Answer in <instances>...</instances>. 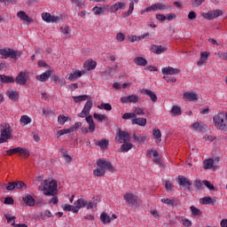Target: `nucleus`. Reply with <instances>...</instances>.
<instances>
[{
    "instance_id": "f257e3e1",
    "label": "nucleus",
    "mask_w": 227,
    "mask_h": 227,
    "mask_svg": "<svg viewBox=\"0 0 227 227\" xmlns=\"http://www.w3.org/2000/svg\"><path fill=\"white\" fill-rule=\"evenodd\" d=\"M97 205H98V200L95 198L89 202L84 199H78L74 203V214H78L79 210H81V208H84V207H86L87 210H90V208H93L94 207H97Z\"/></svg>"
},
{
    "instance_id": "f03ea898",
    "label": "nucleus",
    "mask_w": 227,
    "mask_h": 227,
    "mask_svg": "<svg viewBox=\"0 0 227 227\" xmlns=\"http://www.w3.org/2000/svg\"><path fill=\"white\" fill-rule=\"evenodd\" d=\"M44 196H56L58 194V181L54 179H45L42 189Z\"/></svg>"
},
{
    "instance_id": "7ed1b4c3",
    "label": "nucleus",
    "mask_w": 227,
    "mask_h": 227,
    "mask_svg": "<svg viewBox=\"0 0 227 227\" xmlns=\"http://www.w3.org/2000/svg\"><path fill=\"white\" fill-rule=\"evenodd\" d=\"M214 125L217 130L223 134L227 132V118H224V114L220 113L213 118Z\"/></svg>"
},
{
    "instance_id": "20e7f679",
    "label": "nucleus",
    "mask_w": 227,
    "mask_h": 227,
    "mask_svg": "<svg viewBox=\"0 0 227 227\" xmlns=\"http://www.w3.org/2000/svg\"><path fill=\"white\" fill-rule=\"evenodd\" d=\"M0 132V145L3 143H7L8 139H12V130L10 123H2Z\"/></svg>"
},
{
    "instance_id": "39448f33",
    "label": "nucleus",
    "mask_w": 227,
    "mask_h": 227,
    "mask_svg": "<svg viewBox=\"0 0 227 227\" xmlns=\"http://www.w3.org/2000/svg\"><path fill=\"white\" fill-rule=\"evenodd\" d=\"M0 56H2L3 59H7V58H11V59H19L20 56H22V51H15L13 49H1Z\"/></svg>"
},
{
    "instance_id": "423d86ee",
    "label": "nucleus",
    "mask_w": 227,
    "mask_h": 227,
    "mask_svg": "<svg viewBox=\"0 0 227 227\" xmlns=\"http://www.w3.org/2000/svg\"><path fill=\"white\" fill-rule=\"evenodd\" d=\"M5 189L6 191H15V189L18 191H27V184L22 181L9 182L5 186Z\"/></svg>"
},
{
    "instance_id": "0eeeda50",
    "label": "nucleus",
    "mask_w": 227,
    "mask_h": 227,
    "mask_svg": "<svg viewBox=\"0 0 227 227\" xmlns=\"http://www.w3.org/2000/svg\"><path fill=\"white\" fill-rule=\"evenodd\" d=\"M177 184L178 185H180L181 189H183L184 191H187L188 192H191L192 182H191L189 178L185 177L184 176H178Z\"/></svg>"
},
{
    "instance_id": "6e6552de",
    "label": "nucleus",
    "mask_w": 227,
    "mask_h": 227,
    "mask_svg": "<svg viewBox=\"0 0 227 227\" xmlns=\"http://www.w3.org/2000/svg\"><path fill=\"white\" fill-rule=\"evenodd\" d=\"M97 165L101 169H104V171H106V169H107V171H110V173H114L116 171V169L113 166V163H111L109 160H98Z\"/></svg>"
},
{
    "instance_id": "1a4fd4ad",
    "label": "nucleus",
    "mask_w": 227,
    "mask_h": 227,
    "mask_svg": "<svg viewBox=\"0 0 227 227\" xmlns=\"http://www.w3.org/2000/svg\"><path fill=\"white\" fill-rule=\"evenodd\" d=\"M115 139L118 143H122V141L124 143L129 142L130 141V134L127 131L121 130V129H119Z\"/></svg>"
},
{
    "instance_id": "9d476101",
    "label": "nucleus",
    "mask_w": 227,
    "mask_h": 227,
    "mask_svg": "<svg viewBox=\"0 0 227 227\" xmlns=\"http://www.w3.org/2000/svg\"><path fill=\"white\" fill-rule=\"evenodd\" d=\"M123 199L126 200V203H129L131 207H136V205H138L139 203L137 196H135L132 193H125Z\"/></svg>"
},
{
    "instance_id": "9b49d317",
    "label": "nucleus",
    "mask_w": 227,
    "mask_h": 227,
    "mask_svg": "<svg viewBox=\"0 0 227 227\" xmlns=\"http://www.w3.org/2000/svg\"><path fill=\"white\" fill-rule=\"evenodd\" d=\"M27 79H29V73H27V72H20L17 75V77L15 79V82L20 86H25V84L27 82Z\"/></svg>"
},
{
    "instance_id": "f8f14e48",
    "label": "nucleus",
    "mask_w": 227,
    "mask_h": 227,
    "mask_svg": "<svg viewBox=\"0 0 227 227\" xmlns=\"http://www.w3.org/2000/svg\"><path fill=\"white\" fill-rule=\"evenodd\" d=\"M121 104H137L139 102V96L132 94L127 97H121Z\"/></svg>"
},
{
    "instance_id": "ddd939ff",
    "label": "nucleus",
    "mask_w": 227,
    "mask_h": 227,
    "mask_svg": "<svg viewBox=\"0 0 227 227\" xmlns=\"http://www.w3.org/2000/svg\"><path fill=\"white\" fill-rule=\"evenodd\" d=\"M223 15V11L217 9L215 11H209L207 13H204V19H207V20H212L214 19H217V17H221Z\"/></svg>"
},
{
    "instance_id": "4468645a",
    "label": "nucleus",
    "mask_w": 227,
    "mask_h": 227,
    "mask_svg": "<svg viewBox=\"0 0 227 227\" xmlns=\"http://www.w3.org/2000/svg\"><path fill=\"white\" fill-rule=\"evenodd\" d=\"M161 73L163 75H178V74H180V69L172 67H163L161 69Z\"/></svg>"
},
{
    "instance_id": "2eb2a0df",
    "label": "nucleus",
    "mask_w": 227,
    "mask_h": 227,
    "mask_svg": "<svg viewBox=\"0 0 227 227\" xmlns=\"http://www.w3.org/2000/svg\"><path fill=\"white\" fill-rule=\"evenodd\" d=\"M51 75H52V71L48 70L40 75H36L35 79L37 81H40V82H45L49 81V78L51 77Z\"/></svg>"
},
{
    "instance_id": "dca6fc26",
    "label": "nucleus",
    "mask_w": 227,
    "mask_h": 227,
    "mask_svg": "<svg viewBox=\"0 0 227 227\" xmlns=\"http://www.w3.org/2000/svg\"><path fill=\"white\" fill-rule=\"evenodd\" d=\"M23 201L27 207H35V203H36V200H35V198L31 196L30 194L27 193L25 194V197L23 198Z\"/></svg>"
},
{
    "instance_id": "f3484780",
    "label": "nucleus",
    "mask_w": 227,
    "mask_h": 227,
    "mask_svg": "<svg viewBox=\"0 0 227 227\" xmlns=\"http://www.w3.org/2000/svg\"><path fill=\"white\" fill-rule=\"evenodd\" d=\"M82 74H85L84 71L76 70L74 73H71L68 77V81L75 82L80 77H82Z\"/></svg>"
},
{
    "instance_id": "a211bd4d",
    "label": "nucleus",
    "mask_w": 227,
    "mask_h": 227,
    "mask_svg": "<svg viewBox=\"0 0 227 227\" xmlns=\"http://www.w3.org/2000/svg\"><path fill=\"white\" fill-rule=\"evenodd\" d=\"M161 203L168 205V207H178L180 205V201L175 199H161Z\"/></svg>"
},
{
    "instance_id": "6ab92c4d",
    "label": "nucleus",
    "mask_w": 227,
    "mask_h": 227,
    "mask_svg": "<svg viewBox=\"0 0 227 227\" xmlns=\"http://www.w3.org/2000/svg\"><path fill=\"white\" fill-rule=\"evenodd\" d=\"M151 50L154 54H162V52H166V51H168V48L163 47L162 45L153 44L151 46Z\"/></svg>"
},
{
    "instance_id": "aec40b11",
    "label": "nucleus",
    "mask_w": 227,
    "mask_h": 227,
    "mask_svg": "<svg viewBox=\"0 0 227 227\" xmlns=\"http://www.w3.org/2000/svg\"><path fill=\"white\" fill-rule=\"evenodd\" d=\"M141 93H143L144 95H147V97H150L152 102H157V95L155 94V92L148 89H142Z\"/></svg>"
},
{
    "instance_id": "412c9836",
    "label": "nucleus",
    "mask_w": 227,
    "mask_h": 227,
    "mask_svg": "<svg viewBox=\"0 0 227 227\" xmlns=\"http://www.w3.org/2000/svg\"><path fill=\"white\" fill-rule=\"evenodd\" d=\"M208 56H210V52L208 51H201L200 52V59L197 62L198 67H202V65L208 59Z\"/></svg>"
},
{
    "instance_id": "4be33fe9",
    "label": "nucleus",
    "mask_w": 227,
    "mask_h": 227,
    "mask_svg": "<svg viewBox=\"0 0 227 227\" xmlns=\"http://www.w3.org/2000/svg\"><path fill=\"white\" fill-rule=\"evenodd\" d=\"M215 202V199H213L210 196L200 199V205H214Z\"/></svg>"
},
{
    "instance_id": "5701e85b",
    "label": "nucleus",
    "mask_w": 227,
    "mask_h": 227,
    "mask_svg": "<svg viewBox=\"0 0 227 227\" xmlns=\"http://www.w3.org/2000/svg\"><path fill=\"white\" fill-rule=\"evenodd\" d=\"M0 82H4V84H10L15 82V78H13V76H8L6 74H0Z\"/></svg>"
},
{
    "instance_id": "b1692460",
    "label": "nucleus",
    "mask_w": 227,
    "mask_h": 227,
    "mask_svg": "<svg viewBox=\"0 0 227 227\" xmlns=\"http://www.w3.org/2000/svg\"><path fill=\"white\" fill-rule=\"evenodd\" d=\"M127 8L126 3H116L114 5L111 6L110 10L111 12H118V10H125Z\"/></svg>"
},
{
    "instance_id": "393cba45",
    "label": "nucleus",
    "mask_w": 227,
    "mask_h": 227,
    "mask_svg": "<svg viewBox=\"0 0 227 227\" xmlns=\"http://www.w3.org/2000/svg\"><path fill=\"white\" fill-rule=\"evenodd\" d=\"M184 97L190 102H198V94L195 92H185Z\"/></svg>"
},
{
    "instance_id": "a878e982",
    "label": "nucleus",
    "mask_w": 227,
    "mask_h": 227,
    "mask_svg": "<svg viewBox=\"0 0 227 227\" xmlns=\"http://www.w3.org/2000/svg\"><path fill=\"white\" fill-rule=\"evenodd\" d=\"M192 129L194 130H199L200 132H203L207 129V127L203 122H195L192 125Z\"/></svg>"
},
{
    "instance_id": "bb28decb",
    "label": "nucleus",
    "mask_w": 227,
    "mask_h": 227,
    "mask_svg": "<svg viewBox=\"0 0 227 227\" xmlns=\"http://www.w3.org/2000/svg\"><path fill=\"white\" fill-rule=\"evenodd\" d=\"M86 121L89 124V131L90 133L95 132L96 125H95V122L93 121V116L91 115L87 116Z\"/></svg>"
},
{
    "instance_id": "cd10ccee",
    "label": "nucleus",
    "mask_w": 227,
    "mask_h": 227,
    "mask_svg": "<svg viewBox=\"0 0 227 227\" xmlns=\"http://www.w3.org/2000/svg\"><path fill=\"white\" fill-rule=\"evenodd\" d=\"M153 162L155 164H158L159 166H161L163 169H166V166L162 164V160H160V157H159V153L157 151H153Z\"/></svg>"
},
{
    "instance_id": "c85d7f7f",
    "label": "nucleus",
    "mask_w": 227,
    "mask_h": 227,
    "mask_svg": "<svg viewBox=\"0 0 227 227\" xmlns=\"http://www.w3.org/2000/svg\"><path fill=\"white\" fill-rule=\"evenodd\" d=\"M17 17L20 19V20H24L25 22H28V24H31L33 22L32 20L29 19V16L27 15V13L23 11H20L17 12Z\"/></svg>"
},
{
    "instance_id": "c756f323",
    "label": "nucleus",
    "mask_w": 227,
    "mask_h": 227,
    "mask_svg": "<svg viewBox=\"0 0 227 227\" xmlns=\"http://www.w3.org/2000/svg\"><path fill=\"white\" fill-rule=\"evenodd\" d=\"M135 65H137V67H146L148 65V60L143 57H137L134 59Z\"/></svg>"
},
{
    "instance_id": "7c9ffc66",
    "label": "nucleus",
    "mask_w": 227,
    "mask_h": 227,
    "mask_svg": "<svg viewBox=\"0 0 227 227\" xmlns=\"http://www.w3.org/2000/svg\"><path fill=\"white\" fill-rule=\"evenodd\" d=\"M132 125H139V127H145L146 125V118H136L131 120Z\"/></svg>"
},
{
    "instance_id": "2f4dec72",
    "label": "nucleus",
    "mask_w": 227,
    "mask_h": 227,
    "mask_svg": "<svg viewBox=\"0 0 227 227\" xmlns=\"http://www.w3.org/2000/svg\"><path fill=\"white\" fill-rule=\"evenodd\" d=\"M7 97H9L10 100H12V102H19V92L17 90L8 91Z\"/></svg>"
},
{
    "instance_id": "473e14b6",
    "label": "nucleus",
    "mask_w": 227,
    "mask_h": 227,
    "mask_svg": "<svg viewBox=\"0 0 227 227\" xmlns=\"http://www.w3.org/2000/svg\"><path fill=\"white\" fill-rule=\"evenodd\" d=\"M83 67L85 70H94V68H97V62L93 60H87L84 63Z\"/></svg>"
},
{
    "instance_id": "72a5a7b5",
    "label": "nucleus",
    "mask_w": 227,
    "mask_h": 227,
    "mask_svg": "<svg viewBox=\"0 0 227 227\" xmlns=\"http://www.w3.org/2000/svg\"><path fill=\"white\" fill-rule=\"evenodd\" d=\"M100 221L103 223V224H110L111 221H113V218L111 216L107 215V213L103 212L100 215Z\"/></svg>"
},
{
    "instance_id": "f704fd0d",
    "label": "nucleus",
    "mask_w": 227,
    "mask_h": 227,
    "mask_svg": "<svg viewBox=\"0 0 227 227\" xmlns=\"http://www.w3.org/2000/svg\"><path fill=\"white\" fill-rule=\"evenodd\" d=\"M146 139H147L146 136H139L136 133H133V141L135 143H138L139 145H141V143H145Z\"/></svg>"
},
{
    "instance_id": "c9c22d12",
    "label": "nucleus",
    "mask_w": 227,
    "mask_h": 227,
    "mask_svg": "<svg viewBox=\"0 0 227 227\" xmlns=\"http://www.w3.org/2000/svg\"><path fill=\"white\" fill-rule=\"evenodd\" d=\"M96 146H99L102 150H106L109 146V141L106 138H103L101 141H96Z\"/></svg>"
},
{
    "instance_id": "e433bc0d",
    "label": "nucleus",
    "mask_w": 227,
    "mask_h": 227,
    "mask_svg": "<svg viewBox=\"0 0 227 227\" xmlns=\"http://www.w3.org/2000/svg\"><path fill=\"white\" fill-rule=\"evenodd\" d=\"M203 168L204 169H212V168H214V160L213 159L205 160L203 162Z\"/></svg>"
},
{
    "instance_id": "4c0bfd02",
    "label": "nucleus",
    "mask_w": 227,
    "mask_h": 227,
    "mask_svg": "<svg viewBox=\"0 0 227 227\" xmlns=\"http://www.w3.org/2000/svg\"><path fill=\"white\" fill-rule=\"evenodd\" d=\"M71 2L73 4H75L76 8H80L81 10L86 6V0H71Z\"/></svg>"
},
{
    "instance_id": "58836bf2",
    "label": "nucleus",
    "mask_w": 227,
    "mask_h": 227,
    "mask_svg": "<svg viewBox=\"0 0 227 227\" xmlns=\"http://www.w3.org/2000/svg\"><path fill=\"white\" fill-rule=\"evenodd\" d=\"M51 79L53 82H59L60 86H65V84H67V81L65 80V78H60L58 75H52Z\"/></svg>"
},
{
    "instance_id": "ea45409f",
    "label": "nucleus",
    "mask_w": 227,
    "mask_h": 227,
    "mask_svg": "<svg viewBox=\"0 0 227 227\" xmlns=\"http://www.w3.org/2000/svg\"><path fill=\"white\" fill-rule=\"evenodd\" d=\"M153 135L154 139H156L157 144H159V143H160V141H162V139L160 138V137H162V135L160 134V129H153Z\"/></svg>"
},
{
    "instance_id": "a19ab883",
    "label": "nucleus",
    "mask_w": 227,
    "mask_h": 227,
    "mask_svg": "<svg viewBox=\"0 0 227 227\" xmlns=\"http://www.w3.org/2000/svg\"><path fill=\"white\" fill-rule=\"evenodd\" d=\"M171 114H174L175 116H180L182 114V108L178 106H172V109L170 110Z\"/></svg>"
},
{
    "instance_id": "79ce46f5",
    "label": "nucleus",
    "mask_w": 227,
    "mask_h": 227,
    "mask_svg": "<svg viewBox=\"0 0 227 227\" xmlns=\"http://www.w3.org/2000/svg\"><path fill=\"white\" fill-rule=\"evenodd\" d=\"M72 119H70V117L68 116H65L63 114H60L58 118V121L59 123V125H65V123H67V121H70Z\"/></svg>"
},
{
    "instance_id": "37998d69",
    "label": "nucleus",
    "mask_w": 227,
    "mask_h": 227,
    "mask_svg": "<svg viewBox=\"0 0 227 227\" xmlns=\"http://www.w3.org/2000/svg\"><path fill=\"white\" fill-rule=\"evenodd\" d=\"M70 132H75V129L70 127L68 129H60L57 134L58 136H64V134H70Z\"/></svg>"
},
{
    "instance_id": "c03bdc74",
    "label": "nucleus",
    "mask_w": 227,
    "mask_h": 227,
    "mask_svg": "<svg viewBox=\"0 0 227 227\" xmlns=\"http://www.w3.org/2000/svg\"><path fill=\"white\" fill-rule=\"evenodd\" d=\"M155 10H171V5H166L160 3L154 4Z\"/></svg>"
},
{
    "instance_id": "a18cd8bd",
    "label": "nucleus",
    "mask_w": 227,
    "mask_h": 227,
    "mask_svg": "<svg viewBox=\"0 0 227 227\" xmlns=\"http://www.w3.org/2000/svg\"><path fill=\"white\" fill-rule=\"evenodd\" d=\"M133 145L129 142H125L120 148L121 152H129V150H131Z\"/></svg>"
},
{
    "instance_id": "49530a36",
    "label": "nucleus",
    "mask_w": 227,
    "mask_h": 227,
    "mask_svg": "<svg viewBox=\"0 0 227 227\" xmlns=\"http://www.w3.org/2000/svg\"><path fill=\"white\" fill-rule=\"evenodd\" d=\"M20 121V124L23 127H25V125H27L31 121V118H29V116L27 115H23L21 116Z\"/></svg>"
},
{
    "instance_id": "de8ad7c7",
    "label": "nucleus",
    "mask_w": 227,
    "mask_h": 227,
    "mask_svg": "<svg viewBox=\"0 0 227 227\" xmlns=\"http://www.w3.org/2000/svg\"><path fill=\"white\" fill-rule=\"evenodd\" d=\"M98 107V109H105V111H112L113 110V106L109 103H102Z\"/></svg>"
},
{
    "instance_id": "09e8293b",
    "label": "nucleus",
    "mask_w": 227,
    "mask_h": 227,
    "mask_svg": "<svg viewBox=\"0 0 227 227\" xmlns=\"http://www.w3.org/2000/svg\"><path fill=\"white\" fill-rule=\"evenodd\" d=\"M91 107H93V101H91L90 99H88L83 107V110H85L87 113L90 114V111H91Z\"/></svg>"
},
{
    "instance_id": "8fccbe9b",
    "label": "nucleus",
    "mask_w": 227,
    "mask_h": 227,
    "mask_svg": "<svg viewBox=\"0 0 227 227\" xmlns=\"http://www.w3.org/2000/svg\"><path fill=\"white\" fill-rule=\"evenodd\" d=\"M22 147H16L6 151L7 155H13V153H20Z\"/></svg>"
},
{
    "instance_id": "3c124183",
    "label": "nucleus",
    "mask_w": 227,
    "mask_h": 227,
    "mask_svg": "<svg viewBox=\"0 0 227 227\" xmlns=\"http://www.w3.org/2000/svg\"><path fill=\"white\" fill-rule=\"evenodd\" d=\"M95 176H104L106 175V170L103 168H96L93 170Z\"/></svg>"
},
{
    "instance_id": "603ef678",
    "label": "nucleus",
    "mask_w": 227,
    "mask_h": 227,
    "mask_svg": "<svg viewBox=\"0 0 227 227\" xmlns=\"http://www.w3.org/2000/svg\"><path fill=\"white\" fill-rule=\"evenodd\" d=\"M93 117L95 120H98V121H104L107 120V116H106L104 114H94Z\"/></svg>"
},
{
    "instance_id": "864d4df0",
    "label": "nucleus",
    "mask_w": 227,
    "mask_h": 227,
    "mask_svg": "<svg viewBox=\"0 0 227 227\" xmlns=\"http://www.w3.org/2000/svg\"><path fill=\"white\" fill-rule=\"evenodd\" d=\"M136 114L134 113H126L122 115V120H135Z\"/></svg>"
},
{
    "instance_id": "5fc2aeb1",
    "label": "nucleus",
    "mask_w": 227,
    "mask_h": 227,
    "mask_svg": "<svg viewBox=\"0 0 227 227\" xmlns=\"http://www.w3.org/2000/svg\"><path fill=\"white\" fill-rule=\"evenodd\" d=\"M134 12V2L129 3V8L128 12H124L125 17H130L132 15V12Z\"/></svg>"
},
{
    "instance_id": "6e6d98bb",
    "label": "nucleus",
    "mask_w": 227,
    "mask_h": 227,
    "mask_svg": "<svg viewBox=\"0 0 227 227\" xmlns=\"http://www.w3.org/2000/svg\"><path fill=\"white\" fill-rule=\"evenodd\" d=\"M202 184L206 185L209 191H216L215 186H214V184H212L209 181L204 180L202 181Z\"/></svg>"
},
{
    "instance_id": "4d7b16f0",
    "label": "nucleus",
    "mask_w": 227,
    "mask_h": 227,
    "mask_svg": "<svg viewBox=\"0 0 227 227\" xmlns=\"http://www.w3.org/2000/svg\"><path fill=\"white\" fill-rule=\"evenodd\" d=\"M92 12L95 13V15H100L101 13H104L106 10L102 7L96 6L92 9Z\"/></svg>"
},
{
    "instance_id": "13d9d810",
    "label": "nucleus",
    "mask_w": 227,
    "mask_h": 227,
    "mask_svg": "<svg viewBox=\"0 0 227 227\" xmlns=\"http://www.w3.org/2000/svg\"><path fill=\"white\" fill-rule=\"evenodd\" d=\"M190 208L192 215H201V210H200L198 207L192 206Z\"/></svg>"
},
{
    "instance_id": "bf43d9fd",
    "label": "nucleus",
    "mask_w": 227,
    "mask_h": 227,
    "mask_svg": "<svg viewBox=\"0 0 227 227\" xmlns=\"http://www.w3.org/2000/svg\"><path fill=\"white\" fill-rule=\"evenodd\" d=\"M165 188L168 192H173V184H171V181H166Z\"/></svg>"
},
{
    "instance_id": "052dcab7",
    "label": "nucleus",
    "mask_w": 227,
    "mask_h": 227,
    "mask_svg": "<svg viewBox=\"0 0 227 227\" xmlns=\"http://www.w3.org/2000/svg\"><path fill=\"white\" fill-rule=\"evenodd\" d=\"M182 223L184 227H191L192 226V222L187 218L182 219Z\"/></svg>"
},
{
    "instance_id": "680f3d73",
    "label": "nucleus",
    "mask_w": 227,
    "mask_h": 227,
    "mask_svg": "<svg viewBox=\"0 0 227 227\" xmlns=\"http://www.w3.org/2000/svg\"><path fill=\"white\" fill-rule=\"evenodd\" d=\"M51 17V15L49 12H43L42 14V19H43V20H44V22H50Z\"/></svg>"
},
{
    "instance_id": "e2e57ef3",
    "label": "nucleus",
    "mask_w": 227,
    "mask_h": 227,
    "mask_svg": "<svg viewBox=\"0 0 227 227\" xmlns=\"http://www.w3.org/2000/svg\"><path fill=\"white\" fill-rule=\"evenodd\" d=\"M68 26L61 27V31L64 35H66L67 38H70V33L68 32Z\"/></svg>"
},
{
    "instance_id": "0e129e2a",
    "label": "nucleus",
    "mask_w": 227,
    "mask_h": 227,
    "mask_svg": "<svg viewBox=\"0 0 227 227\" xmlns=\"http://www.w3.org/2000/svg\"><path fill=\"white\" fill-rule=\"evenodd\" d=\"M4 205H13L15 203V200L12 197H6L4 201Z\"/></svg>"
},
{
    "instance_id": "69168bd1",
    "label": "nucleus",
    "mask_w": 227,
    "mask_h": 227,
    "mask_svg": "<svg viewBox=\"0 0 227 227\" xmlns=\"http://www.w3.org/2000/svg\"><path fill=\"white\" fill-rule=\"evenodd\" d=\"M74 207H75L74 206H72V205H69V204H66L64 206V210H65V212H73L74 213Z\"/></svg>"
},
{
    "instance_id": "338daca9",
    "label": "nucleus",
    "mask_w": 227,
    "mask_h": 227,
    "mask_svg": "<svg viewBox=\"0 0 227 227\" xmlns=\"http://www.w3.org/2000/svg\"><path fill=\"white\" fill-rule=\"evenodd\" d=\"M133 114H145V111H143V109L139 108V107H134L133 109Z\"/></svg>"
},
{
    "instance_id": "774afa93",
    "label": "nucleus",
    "mask_w": 227,
    "mask_h": 227,
    "mask_svg": "<svg viewBox=\"0 0 227 227\" xmlns=\"http://www.w3.org/2000/svg\"><path fill=\"white\" fill-rule=\"evenodd\" d=\"M59 20H63V18L51 15L49 22H59Z\"/></svg>"
}]
</instances>
